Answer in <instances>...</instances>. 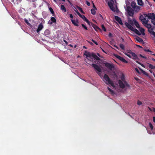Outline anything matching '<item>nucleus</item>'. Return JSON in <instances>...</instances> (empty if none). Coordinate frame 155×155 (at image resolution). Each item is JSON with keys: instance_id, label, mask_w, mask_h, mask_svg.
Wrapping results in <instances>:
<instances>
[{"instance_id": "55", "label": "nucleus", "mask_w": 155, "mask_h": 155, "mask_svg": "<svg viewBox=\"0 0 155 155\" xmlns=\"http://www.w3.org/2000/svg\"><path fill=\"white\" fill-rule=\"evenodd\" d=\"M153 121L155 123V117H153Z\"/></svg>"}, {"instance_id": "19", "label": "nucleus", "mask_w": 155, "mask_h": 155, "mask_svg": "<svg viewBox=\"0 0 155 155\" xmlns=\"http://www.w3.org/2000/svg\"><path fill=\"white\" fill-rule=\"evenodd\" d=\"M136 39L137 41H138L140 42H141L143 43V41L142 39L141 38L139 37H137L136 38Z\"/></svg>"}, {"instance_id": "53", "label": "nucleus", "mask_w": 155, "mask_h": 155, "mask_svg": "<svg viewBox=\"0 0 155 155\" xmlns=\"http://www.w3.org/2000/svg\"><path fill=\"white\" fill-rule=\"evenodd\" d=\"M70 17L71 18H73V16L71 14H70Z\"/></svg>"}, {"instance_id": "26", "label": "nucleus", "mask_w": 155, "mask_h": 155, "mask_svg": "<svg viewBox=\"0 0 155 155\" xmlns=\"http://www.w3.org/2000/svg\"><path fill=\"white\" fill-rule=\"evenodd\" d=\"M137 5H136V3L135 2H133L131 3V6L133 8H134L135 7H136Z\"/></svg>"}, {"instance_id": "48", "label": "nucleus", "mask_w": 155, "mask_h": 155, "mask_svg": "<svg viewBox=\"0 0 155 155\" xmlns=\"http://www.w3.org/2000/svg\"><path fill=\"white\" fill-rule=\"evenodd\" d=\"M86 4L88 6H90V3L87 1H86Z\"/></svg>"}, {"instance_id": "8", "label": "nucleus", "mask_w": 155, "mask_h": 155, "mask_svg": "<svg viewBox=\"0 0 155 155\" xmlns=\"http://www.w3.org/2000/svg\"><path fill=\"white\" fill-rule=\"evenodd\" d=\"M105 65L109 69L111 70L114 68V65L112 64H110L108 63H104Z\"/></svg>"}, {"instance_id": "35", "label": "nucleus", "mask_w": 155, "mask_h": 155, "mask_svg": "<svg viewBox=\"0 0 155 155\" xmlns=\"http://www.w3.org/2000/svg\"><path fill=\"white\" fill-rule=\"evenodd\" d=\"M101 28L102 29L105 31H106V29L105 27H104V25H101Z\"/></svg>"}, {"instance_id": "42", "label": "nucleus", "mask_w": 155, "mask_h": 155, "mask_svg": "<svg viewBox=\"0 0 155 155\" xmlns=\"http://www.w3.org/2000/svg\"><path fill=\"white\" fill-rule=\"evenodd\" d=\"M81 25L82 27L84 28L85 29L87 30V28L83 24H82Z\"/></svg>"}, {"instance_id": "24", "label": "nucleus", "mask_w": 155, "mask_h": 155, "mask_svg": "<svg viewBox=\"0 0 155 155\" xmlns=\"http://www.w3.org/2000/svg\"><path fill=\"white\" fill-rule=\"evenodd\" d=\"M61 10L64 12H65L66 11L65 7L63 5H61Z\"/></svg>"}, {"instance_id": "6", "label": "nucleus", "mask_w": 155, "mask_h": 155, "mask_svg": "<svg viewBox=\"0 0 155 155\" xmlns=\"http://www.w3.org/2000/svg\"><path fill=\"white\" fill-rule=\"evenodd\" d=\"M127 11L129 15L131 16H133L134 14V10L130 7H128L127 8Z\"/></svg>"}, {"instance_id": "5", "label": "nucleus", "mask_w": 155, "mask_h": 155, "mask_svg": "<svg viewBox=\"0 0 155 155\" xmlns=\"http://www.w3.org/2000/svg\"><path fill=\"white\" fill-rule=\"evenodd\" d=\"M92 66L97 71V72L98 74L100 76L101 78H102V75L100 72L101 71V69L100 67L98 65L95 64H92Z\"/></svg>"}, {"instance_id": "15", "label": "nucleus", "mask_w": 155, "mask_h": 155, "mask_svg": "<svg viewBox=\"0 0 155 155\" xmlns=\"http://www.w3.org/2000/svg\"><path fill=\"white\" fill-rule=\"evenodd\" d=\"M80 17L89 25L90 22L84 15H81V16Z\"/></svg>"}, {"instance_id": "34", "label": "nucleus", "mask_w": 155, "mask_h": 155, "mask_svg": "<svg viewBox=\"0 0 155 155\" xmlns=\"http://www.w3.org/2000/svg\"><path fill=\"white\" fill-rule=\"evenodd\" d=\"M140 70L143 74L146 75H148V74L145 71H143V70L140 68Z\"/></svg>"}, {"instance_id": "22", "label": "nucleus", "mask_w": 155, "mask_h": 155, "mask_svg": "<svg viewBox=\"0 0 155 155\" xmlns=\"http://www.w3.org/2000/svg\"><path fill=\"white\" fill-rule=\"evenodd\" d=\"M92 26L94 29L96 31H97L98 30H101V29L99 28L94 25H93Z\"/></svg>"}, {"instance_id": "4", "label": "nucleus", "mask_w": 155, "mask_h": 155, "mask_svg": "<svg viewBox=\"0 0 155 155\" xmlns=\"http://www.w3.org/2000/svg\"><path fill=\"white\" fill-rule=\"evenodd\" d=\"M125 25L130 30L134 31L138 35H140L141 34L139 31L136 28H134L131 25H130L128 23L126 22L125 23Z\"/></svg>"}, {"instance_id": "12", "label": "nucleus", "mask_w": 155, "mask_h": 155, "mask_svg": "<svg viewBox=\"0 0 155 155\" xmlns=\"http://www.w3.org/2000/svg\"><path fill=\"white\" fill-rule=\"evenodd\" d=\"M43 28V26L42 24H40L38 27V28L37 30V32L38 33L40 31H41Z\"/></svg>"}, {"instance_id": "11", "label": "nucleus", "mask_w": 155, "mask_h": 155, "mask_svg": "<svg viewBox=\"0 0 155 155\" xmlns=\"http://www.w3.org/2000/svg\"><path fill=\"white\" fill-rule=\"evenodd\" d=\"M133 9L134 11L136 12H139L140 9V7L138 6L137 5Z\"/></svg>"}, {"instance_id": "1", "label": "nucleus", "mask_w": 155, "mask_h": 155, "mask_svg": "<svg viewBox=\"0 0 155 155\" xmlns=\"http://www.w3.org/2000/svg\"><path fill=\"white\" fill-rule=\"evenodd\" d=\"M153 18V14H149L148 15L144 14L140 17V20L143 23L147 24L150 19Z\"/></svg>"}, {"instance_id": "44", "label": "nucleus", "mask_w": 155, "mask_h": 155, "mask_svg": "<svg viewBox=\"0 0 155 155\" xmlns=\"http://www.w3.org/2000/svg\"><path fill=\"white\" fill-rule=\"evenodd\" d=\"M92 41L94 42V43L96 45H98V44H97V42H96V41H95L93 39H92L91 40Z\"/></svg>"}, {"instance_id": "52", "label": "nucleus", "mask_w": 155, "mask_h": 155, "mask_svg": "<svg viewBox=\"0 0 155 155\" xmlns=\"http://www.w3.org/2000/svg\"><path fill=\"white\" fill-rule=\"evenodd\" d=\"M93 8H94L96 10H97V8H96V7L95 6L94 4L93 3Z\"/></svg>"}, {"instance_id": "50", "label": "nucleus", "mask_w": 155, "mask_h": 155, "mask_svg": "<svg viewBox=\"0 0 155 155\" xmlns=\"http://www.w3.org/2000/svg\"><path fill=\"white\" fill-rule=\"evenodd\" d=\"M127 52L130 53L131 54V53H133L130 50H127Z\"/></svg>"}, {"instance_id": "43", "label": "nucleus", "mask_w": 155, "mask_h": 155, "mask_svg": "<svg viewBox=\"0 0 155 155\" xmlns=\"http://www.w3.org/2000/svg\"><path fill=\"white\" fill-rule=\"evenodd\" d=\"M153 30L152 29H150V32H153V35L155 37V32H154L153 31Z\"/></svg>"}, {"instance_id": "21", "label": "nucleus", "mask_w": 155, "mask_h": 155, "mask_svg": "<svg viewBox=\"0 0 155 155\" xmlns=\"http://www.w3.org/2000/svg\"><path fill=\"white\" fill-rule=\"evenodd\" d=\"M134 24L136 27L138 28H140V25L136 21L135 19H134Z\"/></svg>"}, {"instance_id": "39", "label": "nucleus", "mask_w": 155, "mask_h": 155, "mask_svg": "<svg viewBox=\"0 0 155 155\" xmlns=\"http://www.w3.org/2000/svg\"><path fill=\"white\" fill-rule=\"evenodd\" d=\"M149 126L150 127V128L151 129V130H152L153 129V126L152 125V124L151 123H149Z\"/></svg>"}, {"instance_id": "2", "label": "nucleus", "mask_w": 155, "mask_h": 155, "mask_svg": "<svg viewBox=\"0 0 155 155\" xmlns=\"http://www.w3.org/2000/svg\"><path fill=\"white\" fill-rule=\"evenodd\" d=\"M121 80L118 81V84L120 88L123 89L125 88V89L130 87L129 85L124 80V75L122 74L121 77Z\"/></svg>"}, {"instance_id": "25", "label": "nucleus", "mask_w": 155, "mask_h": 155, "mask_svg": "<svg viewBox=\"0 0 155 155\" xmlns=\"http://www.w3.org/2000/svg\"><path fill=\"white\" fill-rule=\"evenodd\" d=\"M44 34L45 35H48L50 34V31L48 30H46L45 31Z\"/></svg>"}, {"instance_id": "33", "label": "nucleus", "mask_w": 155, "mask_h": 155, "mask_svg": "<svg viewBox=\"0 0 155 155\" xmlns=\"http://www.w3.org/2000/svg\"><path fill=\"white\" fill-rule=\"evenodd\" d=\"M148 67L152 69H154V66L151 64H148Z\"/></svg>"}, {"instance_id": "58", "label": "nucleus", "mask_w": 155, "mask_h": 155, "mask_svg": "<svg viewBox=\"0 0 155 155\" xmlns=\"http://www.w3.org/2000/svg\"><path fill=\"white\" fill-rule=\"evenodd\" d=\"M136 62L139 64H141L137 61H136Z\"/></svg>"}, {"instance_id": "45", "label": "nucleus", "mask_w": 155, "mask_h": 155, "mask_svg": "<svg viewBox=\"0 0 155 155\" xmlns=\"http://www.w3.org/2000/svg\"><path fill=\"white\" fill-rule=\"evenodd\" d=\"M76 12L78 15L80 17L81 16V15L80 13L77 10Z\"/></svg>"}, {"instance_id": "37", "label": "nucleus", "mask_w": 155, "mask_h": 155, "mask_svg": "<svg viewBox=\"0 0 155 155\" xmlns=\"http://www.w3.org/2000/svg\"><path fill=\"white\" fill-rule=\"evenodd\" d=\"M25 22L29 25L30 26L31 25L28 22V21L27 19H25Z\"/></svg>"}, {"instance_id": "9", "label": "nucleus", "mask_w": 155, "mask_h": 155, "mask_svg": "<svg viewBox=\"0 0 155 155\" xmlns=\"http://www.w3.org/2000/svg\"><path fill=\"white\" fill-rule=\"evenodd\" d=\"M115 56L118 59H119L121 61L123 62H124V63H127V61L123 57H121L120 56L117 55V54L115 55Z\"/></svg>"}, {"instance_id": "46", "label": "nucleus", "mask_w": 155, "mask_h": 155, "mask_svg": "<svg viewBox=\"0 0 155 155\" xmlns=\"http://www.w3.org/2000/svg\"><path fill=\"white\" fill-rule=\"evenodd\" d=\"M76 12L78 15L80 17L81 16V15L80 13L77 10Z\"/></svg>"}, {"instance_id": "17", "label": "nucleus", "mask_w": 155, "mask_h": 155, "mask_svg": "<svg viewBox=\"0 0 155 155\" xmlns=\"http://www.w3.org/2000/svg\"><path fill=\"white\" fill-rule=\"evenodd\" d=\"M71 21L72 23L75 26H78V22L77 20H74L71 19Z\"/></svg>"}, {"instance_id": "59", "label": "nucleus", "mask_w": 155, "mask_h": 155, "mask_svg": "<svg viewBox=\"0 0 155 155\" xmlns=\"http://www.w3.org/2000/svg\"><path fill=\"white\" fill-rule=\"evenodd\" d=\"M136 62L139 64H141L137 61H136Z\"/></svg>"}, {"instance_id": "32", "label": "nucleus", "mask_w": 155, "mask_h": 155, "mask_svg": "<svg viewBox=\"0 0 155 155\" xmlns=\"http://www.w3.org/2000/svg\"><path fill=\"white\" fill-rule=\"evenodd\" d=\"M133 22H134V21H132L130 20H129V23H128L130 25V24H131L132 26V25H133Z\"/></svg>"}, {"instance_id": "64", "label": "nucleus", "mask_w": 155, "mask_h": 155, "mask_svg": "<svg viewBox=\"0 0 155 155\" xmlns=\"http://www.w3.org/2000/svg\"><path fill=\"white\" fill-rule=\"evenodd\" d=\"M153 75L154 76V77L155 78V74L154 73H153Z\"/></svg>"}, {"instance_id": "60", "label": "nucleus", "mask_w": 155, "mask_h": 155, "mask_svg": "<svg viewBox=\"0 0 155 155\" xmlns=\"http://www.w3.org/2000/svg\"><path fill=\"white\" fill-rule=\"evenodd\" d=\"M136 62L139 64H141L137 61H136Z\"/></svg>"}, {"instance_id": "23", "label": "nucleus", "mask_w": 155, "mask_h": 155, "mask_svg": "<svg viewBox=\"0 0 155 155\" xmlns=\"http://www.w3.org/2000/svg\"><path fill=\"white\" fill-rule=\"evenodd\" d=\"M153 18H151V21L155 25V15L153 14Z\"/></svg>"}, {"instance_id": "18", "label": "nucleus", "mask_w": 155, "mask_h": 155, "mask_svg": "<svg viewBox=\"0 0 155 155\" xmlns=\"http://www.w3.org/2000/svg\"><path fill=\"white\" fill-rule=\"evenodd\" d=\"M51 21L50 22H49V23L50 24H52V22L54 23H55L56 22V20L55 18L53 17H52L51 18Z\"/></svg>"}, {"instance_id": "30", "label": "nucleus", "mask_w": 155, "mask_h": 155, "mask_svg": "<svg viewBox=\"0 0 155 155\" xmlns=\"http://www.w3.org/2000/svg\"><path fill=\"white\" fill-rule=\"evenodd\" d=\"M108 89L109 91L110 92V93L112 94H114V92L113 90L111 89L109 87H108Z\"/></svg>"}, {"instance_id": "14", "label": "nucleus", "mask_w": 155, "mask_h": 155, "mask_svg": "<svg viewBox=\"0 0 155 155\" xmlns=\"http://www.w3.org/2000/svg\"><path fill=\"white\" fill-rule=\"evenodd\" d=\"M92 57L97 60H99L100 59L94 53L92 54Z\"/></svg>"}, {"instance_id": "41", "label": "nucleus", "mask_w": 155, "mask_h": 155, "mask_svg": "<svg viewBox=\"0 0 155 155\" xmlns=\"http://www.w3.org/2000/svg\"><path fill=\"white\" fill-rule=\"evenodd\" d=\"M137 104L138 105H141L142 104V103L140 101H137Z\"/></svg>"}, {"instance_id": "56", "label": "nucleus", "mask_w": 155, "mask_h": 155, "mask_svg": "<svg viewBox=\"0 0 155 155\" xmlns=\"http://www.w3.org/2000/svg\"><path fill=\"white\" fill-rule=\"evenodd\" d=\"M88 42L90 43V45H93V43L91 42L88 41Z\"/></svg>"}, {"instance_id": "29", "label": "nucleus", "mask_w": 155, "mask_h": 155, "mask_svg": "<svg viewBox=\"0 0 155 155\" xmlns=\"http://www.w3.org/2000/svg\"><path fill=\"white\" fill-rule=\"evenodd\" d=\"M120 46L122 49L124 50V46L123 44H120Z\"/></svg>"}, {"instance_id": "7", "label": "nucleus", "mask_w": 155, "mask_h": 155, "mask_svg": "<svg viewBox=\"0 0 155 155\" xmlns=\"http://www.w3.org/2000/svg\"><path fill=\"white\" fill-rule=\"evenodd\" d=\"M111 0L112 1L108 2V5L111 10L113 11H115V8L114 7L113 4L114 1L113 0Z\"/></svg>"}, {"instance_id": "54", "label": "nucleus", "mask_w": 155, "mask_h": 155, "mask_svg": "<svg viewBox=\"0 0 155 155\" xmlns=\"http://www.w3.org/2000/svg\"><path fill=\"white\" fill-rule=\"evenodd\" d=\"M140 56L142 58H146L145 57H144L143 56V55H142L141 54H140Z\"/></svg>"}, {"instance_id": "47", "label": "nucleus", "mask_w": 155, "mask_h": 155, "mask_svg": "<svg viewBox=\"0 0 155 155\" xmlns=\"http://www.w3.org/2000/svg\"><path fill=\"white\" fill-rule=\"evenodd\" d=\"M144 51L147 52H151V51H150L149 49H145L144 50Z\"/></svg>"}, {"instance_id": "62", "label": "nucleus", "mask_w": 155, "mask_h": 155, "mask_svg": "<svg viewBox=\"0 0 155 155\" xmlns=\"http://www.w3.org/2000/svg\"><path fill=\"white\" fill-rule=\"evenodd\" d=\"M137 46L138 47L140 48H142V47L140 46H139V45H137Z\"/></svg>"}, {"instance_id": "51", "label": "nucleus", "mask_w": 155, "mask_h": 155, "mask_svg": "<svg viewBox=\"0 0 155 155\" xmlns=\"http://www.w3.org/2000/svg\"><path fill=\"white\" fill-rule=\"evenodd\" d=\"M135 70L137 71L138 73H139V71L138 70V69L137 68H135Z\"/></svg>"}, {"instance_id": "38", "label": "nucleus", "mask_w": 155, "mask_h": 155, "mask_svg": "<svg viewBox=\"0 0 155 155\" xmlns=\"http://www.w3.org/2000/svg\"><path fill=\"white\" fill-rule=\"evenodd\" d=\"M90 60H88V61H87L86 62L87 63L89 64V61H93V58H91H91H89Z\"/></svg>"}, {"instance_id": "61", "label": "nucleus", "mask_w": 155, "mask_h": 155, "mask_svg": "<svg viewBox=\"0 0 155 155\" xmlns=\"http://www.w3.org/2000/svg\"><path fill=\"white\" fill-rule=\"evenodd\" d=\"M114 47H115V48H117V49H119V48H118L117 46H115V45H114Z\"/></svg>"}, {"instance_id": "13", "label": "nucleus", "mask_w": 155, "mask_h": 155, "mask_svg": "<svg viewBox=\"0 0 155 155\" xmlns=\"http://www.w3.org/2000/svg\"><path fill=\"white\" fill-rule=\"evenodd\" d=\"M115 20L120 24H122V22L121 19L117 16H115Z\"/></svg>"}, {"instance_id": "31", "label": "nucleus", "mask_w": 155, "mask_h": 155, "mask_svg": "<svg viewBox=\"0 0 155 155\" xmlns=\"http://www.w3.org/2000/svg\"><path fill=\"white\" fill-rule=\"evenodd\" d=\"M77 8L81 12H82L83 13H84V12L82 10V8H81L80 7L77 6Z\"/></svg>"}, {"instance_id": "16", "label": "nucleus", "mask_w": 155, "mask_h": 155, "mask_svg": "<svg viewBox=\"0 0 155 155\" xmlns=\"http://www.w3.org/2000/svg\"><path fill=\"white\" fill-rule=\"evenodd\" d=\"M138 4L140 5L143 6V2L142 0H137Z\"/></svg>"}, {"instance_id": "27", "label": "nucleus", "mask_w": 155, "mask_h": 155, "mask_svg": "<svg viewBox=\"0 0 155 155\" xmlns=\"http://www.w3.org/2000/svg\"><path fill=\"white\" fill-rule=\"evenodd\" d=\"M140 28V31L141 32L142 35H144L145 34L144 33V29L142 28Z\"/></svg>"}, {"instance_id": "36", "label": "nucleus", "mask_w": 155, "mask_h": 155, "mask_svg": "<svg viewBox=\"0 0 155 155\" xmlns=\"http://www.w3.org/2000/svg\"><path fill=\"white\" fill-rule=\"evenodd\" d=\"M49 10L51 12V13H52L53 14L54 13L53 10V9H52V8H51V7L49 8Z\"/></svg>"}, {"instance_id": "40", "label": "nucleus", "mask_w": 155, "mask_h": 155, "mask_svg": "<svg viewBox=\"0 0 155 155\" xmlns=\"http://www.w3.org/2000/svg\"><path fill=\"white\" fill-rule=\"evenodd\" d=\"M124 54H126L127 56L128 57H129L130 58H131V56L129 54H127V53L126 52H124Z\"/></svg>"}, {"instance_id": "49", "label": "nucleus", "mask_w": 155, "mask_h": 155, "mask_svg": "<svg viewBox=\"0 0 155 155\" xmlns=\"http://www.w3.org/2000/svg\"><path fill=\"white\" fill-rule=\"evenodd\" d=\"M147 27L148 28H151V26L150 25L147 24Z\"/></svg>"}, {"instance_id": "3", "label": "nucleus", "mask_w": 155, "mask_h": 155, "mask_svg": "<svg viewBox=\"0 0 155 155\" xmlns=\"http://www.w3.org/2000/svg\"><path fill=\"white\" fill-rule=\"evenodd\" d=\"M101 78L106 84H110L113 87H114L113 81L110 79L107 75L104 74L103 78H102V77Z\"/></svg>"}, {"instance_id": "57", "label": "nucleus", "mask_w": 155, "mask_h": 155, "mask_svg": "<svg viewBox=\"0 0 155 155\" xmlns=\"http://www.w3.org/2000/svg\"><path fill=\"white\" fill-rule=\"evenodd\" d=\"M152 110L155 112V108L153 107L152 108Z\"/></svg>"}, {"instance_id": "28", "label": "nucleus", "mask_w": 155, "mask_h": 155, "mask_svg": "<svg viewBox=\"0 0 155 155\" xmlns=\"http://www.w3.org/2000/svg\"><path fill=\"white\" fill-rule=\"evenodd\" d=\"M95 9L92 8L91 10V13L93 15H94L95 14Z\"/></svg>"}, {"instance_id": "10", "label": "nucleus", "mask_w": 155, "mask_h": 155, "mask_svg": "<svg viewBox=\"0 0 155 155\" xmlns=\"http://www.w3.org/2000/svg\"><path fill=\"white\" fill-rule=\"evenodd\" d=\"M84 55H86L87 60H90L89 58H91L92 57V54H91L90 53L87 52H85Z\"/></svg>"}, {"instance_id": "20", "label": "nucleus", "mask_w": 155, "mask_h": 155, "mask_svg": "<svg viewBox=\"0 0 155 155\" xmlns=\"http://www.w3.org/2000/svg\"><path fill=\"white\" fill-rule=\"evenodd\" d=\"M132 56L133 57V59L135 60L138 59V57L136 54L134 53H131Z\"/></svg>"}, {"instance_id": "63", "label": "nucleus", "mask_w": 155, "mask_h": 155, "mask_svg": "<svg viewBox=\"0 0 155 155\" xmlns=\"http://www.w3.org/2000/svg\"><path fill=\"white\" fill-rule=\"evenodd\" d=\"M64 41L67 44V42L65 40H64Z\"/></svg>"}]
</instances>
